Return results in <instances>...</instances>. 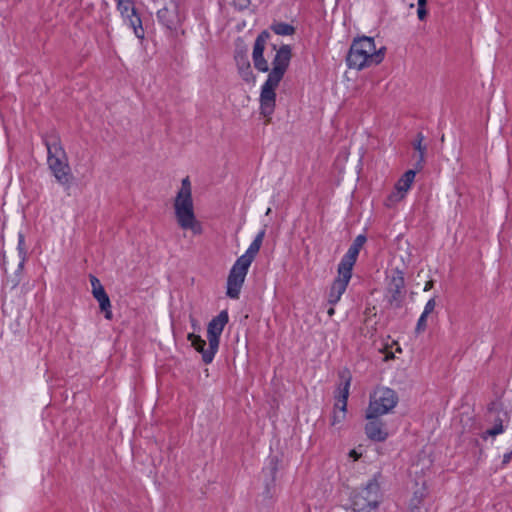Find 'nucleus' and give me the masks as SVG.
Instances as JSON below:
<instances>
[{
  "instance_id": "obj_42",
  "label": "nucleus",
  "mask_w": 512,
  "mask_h": 512,
  "mask_svg": "<svg viewBox=\"0 0 512 512\" xmlns=\"http://www.w3.org/2000/svg\"><path fill=\"white\" fill-rule=\"evenodd\" d=\"M22 242H23V238H22V236H20L19 244H21Z\"/></svg>"
},
{
  "instance_id": "obj_39",
  "label": "nucleus",
  "mask_w": 512,
  "mask_h": 512,
  "mask_svg": "<svg viewBox=\"0 0 512 512\" xmlns=\"http://www.w3.org/2000/svg\"><path fill=\"white\" fill-rule=\"evenodd\" d=\"M427 0H418V6L425 7Z\"/></svg>"
},
{
  "instance_id": "obj_2",
  "label": "nucleus",
  "mask_w": 512,
  "mask_h": 512,
  "mask_svg": "<svg viewBox=\"0 0 512 512\" xmlns=\"http://www.w3.org/2000/svg\"><path fill=\"white\" fill-rule=\"evenodd\" d=\"M386 48L376 47L374 38L363 36L352 42L346 62L349 68L362 70L380 64L385 57Z\"/></svg>"
},
{
  "instance_id": "obj_10",
  "label": "nucleus",
  "mask_w": 512,
  "mask_h": 512,
  "mask_svg": "<svg viewBox=\"0 0 512 512\" xmlns=\"http://www.w3.org/2000/svg\"><path fill=\"white\" fill-rule=\"evenodd\" d=\"M337 271L338 276L333 281L328 295V302L331 305H335L341 299V296L346 291L352 276V270L347 269L346 267L338 265Z\"/></svg>"
},
{
  "instance_id": "obj_14",
  "label": "nucleus",
  "mask_w": 512,
  "mask_h": 512,
  "mask_svg": "<svg viewBox=\"0 0 512 512\" xmlns=\"http://www.w3.org/2000/svg\"><path fill=\"white\" fill-rule=\"evenodd\" d=\"M265 233H266V230L262 229L256 235L255 239L250 244V246L248 247L246 252L242 256H240L237 260L250 266L261 248V245H262L264 237H265Z\"/></svg>"
},
{
  "instance_id": "obj_28",
  "label": "nucleus",
  "mask_w": 512,
  "mask_h": 512,
  "mask_svg": "<svg viewBox=\"0 0 512 512\" xmlns=\"http://www.w3.org/2000/svg\"><path fill=\"white\" fill-rule=\"evenodd\" d=\"M405 197V194L401 191H398V189L395 188V190L390 194L388 200L391 203H396L401 201Z\"/></svg>"
},
{
  "instance_id": "obj_8",
  "label": "nucleus",
  "mask_w": 512,
  "mask_h": 512,
  "mask_svg": "<svg viewBox=\"0 0 512 512\" xmlns=\"http://www.w3.org/2000/svg\"><path fill=\"white\" fill-rule=\"evenodd\" d=\"M250 266L236 260L227 279V295L237 299Z\"/></svg>"
},
{
  "instance_id": "obj_43",
  "label": "nucleus",
  "mask_w": 512,
  "mask_h": 512,
  "mask_svg": "<svg viewBox=\"0 0 512 512\" xmlns=\"http://www.w3.org/2000/svg\"><path fill=\"white\" fill-rule=\"evenodd\" d=\"M393 355L391 354L390 356H386V359H389V358H392Z\"/></svg>"
},
{
  "instance_id": "obj_1",
  "label": "nucleus",
  "mask_w": 512,
  "mask_h": 512,
  "mask_svg": "<svg viewBox=\"0 0 512 512\" xmlns=\"http://www.w3.org/2000/svg\"><path fill=\"white\" fill-rule=\"evenodd\" d=\"M291 48L289 45H282L277 51L272 61V70L267 80L262 86L260 93V111L261 114L270 122L271 115L275 109L276 93L275 90L282 80L291 60Z\"/></svg>"
},
{
  "instance_id": "obj_35",
  "label": "nucleus",
  "mask_w": 512,
  "mask_h": 512,
  "mask_svg": "<svg viewBox=\"0 0 512 512\" xmlns=\"http://www.w3.org/2000/svg\"><path fill=\"white\" fill-rule=\"evenodd\" d=\"M349 456L352 457L354 460H358L361 455L357 453L356 450H351Z\"/></svg>"
},
{
  "instance_id": "obj_33",
  "label": "nucleus",
  "mask_w": 512,
  "mask_h": 512,
  "mask_svg": "<svg viewBox=\"0 0 512 512\" xmlns=\"http://www.w3.org/2000/svg\"><path fill=\"white\" fill-rule=\"evenodd\" d=\"M417 15L420 20H424L427 15V10L425 7L418 6Z\"/></svg>"
},
{
  "instance_id": "obj_40",
  "label": "nucleus",
  "mask_w": 512,
  "mask_h": 512,
  "mask_svg": "<svg viewBox=\"0 0 512 512\" xmlns=\"http://www.w3.org/2000/svg\"><path fill=\"white\" fill-rule=\"evenodd\" d=\"M327 313H328V315H329V316H333V315H334V313H335V309H334L333 307H330V308L328 309Z\"/></svg>"
},
{
  "instance_id": "obj_16",
  "label": "nucleus",
  "mask_w": 512,
  "mask_h": 512,
  "mask_svg": "<svg viewBox=\"0 0 512 512\" xmlns=\"http://www.w3.org/2000/svg\"><path fill=\"white\" fill-rule=\"evenodd\" d=\"M235 60L241 78L246 82H252L254 80V75L246 52H237Z\"/></svg>"
},
{
  "instance_id": "obj_38",
  "label": "nucleus",
  "mask_w": 512,
  "mask_h": 512,
  "mask_svg": "<svg viewBox=\"0 0 512 512\" xmlns=\"http://www.w3.org/2000/svg\"><path fill=\"white\" fill-rule=\"evenodd\" d=\"M511 459V453H507L503 456V463L507 464Z\"/></svg>"
},
{
  "instance_id": "obj_34",
  "label": "nucleus",
  "mask_w": 512,
  "mask_h": 512,
  "mask_svg": "<svg viewBox=\"0 0 512 512\" xmlns=\"http://www.w3.org/2000/svg\"><path fill=\"white\" fill-rule=\"evenodd\" d=\"M106 293L105 289L102 288V289H99V290H95V291H92V295L95 299H98L102 296H104Z\"/></svg>"
},
{
  "instance_id": "obj_18",
  "label": "nucleus",
  "mask_w": 512,
  "mask_h": 512,
  "mask_svg": "<svg viewBox=\"0 0 512 512\" xmlns=\"http://www.w3.org/2000/svg\"><path fill=\"white\" fill-rule=\"evenodd\" d=\"M415 175L416 172L414 170H408L396 183V189L406 194L414 181Z\"/></svg>"
},
{
  "instance_id": "obj_26",
  "label": "nucleus",
  "mask_w": 512,
  "mask_h": 512,
  "mask_svg": "<svg viewBox=\"0 0 512 512\" xmlns=\"http://www.w3.org/2000/svg\"><path fill=\"white\" fill-rule=\"evenodd\" d=\"M345 417H346V413L334 410L332 420H331V425L336 426V425L342 423L344 421Z\"/></svg>"
},
{
  "instance_id": "obj_3",
  "label": "nucleus",
  "mask_w": 512,
  "mask_h": 512,
  "mask_svg": "<svg viewBox=\"0 0 512 512\" xmlns=\"http://www.w3.org/2000/svg\"><path fill=\"white\" fill-rule=\"evenodd\" d=\"M175 218L181 229L191 230L195 235L202 233V225L194 212L192 187L188 177L181 182V187L173 203Z\"/></svg>"
},
{
  "instance_id": "obj_30",
  "label": "nucleus",
  "mask_w": 512,
  "mask_h": 512,
  "mask_svg": "<svg viewBox=\"0 0 512 512\" xmlns=\"http://www.w3.org/2000/svg\"><path fill=\"white\" fill-rule=\"evenodd\" d=\"M250 3L251 0H233V5L239 10L247 9Z\"/></svg>"
},
{
  "instance_id": "obj_11",
  "label": "nucleus",
  "mask_w": 512,
  "mask_h": 512,
  "mask_svg": "<svg viewBox=\"0 0 512 512\" xmlns=\"http://www.w3.org/2000/svg\"><path fill=\"white\" fill-rule=\"evenodd\" d=\"M269 33L267 31H263L255 40L252 58L254 62V66L257 70L261 72H267L269 70L268 62L263 57V52L265 49V44L267 39L269 38Z\"/></svg>"
},
{
  "instance_id": "obj_21",
  "label": "nucleus",
  "mask_w": 512,
  "mask_h": 512,
  "mask_svg": "<svg viewBox=\"0 0 512 512\" xmlns=\"http://www.w3.org/2000/svg\"><path fill=\"white\" fill-rule=\"evenodd\" d=\"M188 340L191 342V345L202 354V359L204 360V354L207 352V349H205L206 341L194 333L188 334Z\"/></svg>"
},
{
  "instance_id": "obj_27",
  "label": "nucleus",
  "mask_w": 512,
  "mask_h": 512,
  "mask_svg": "<svg viewBox=\"0 0 512 512\" xmlns=\"http://www.w3.org/2000/svg\"><path fill=\"white\" fill-rule=\"evenodd\" d=\"M427 317H428V315H424V313L421 314L420 318L418 319L417 325H416L417 333H421L426 329Z\"/></svg>"
},
{
  "instance_id": "obj_6",
  "label": "nucleus",
  "mask_w": 512,
  "mask_h": 512,
  "mask_svg": "<svg viewBox=\"0 0 512 512\" xmlns=\"http://www.w3.org/2000/svg\"><path fill=\"white\" fill-rule=\"evenodd\" d=\"M379 502V484L375 479H371L366 486L354 493L352 507L355 512H372L377 509Z\"/></svg>"
},
{
  "instance_id": "obj_7",
  "label": "nucleus",
  "mask_w": 512,
  "mask_h": 512,
  "mask_svg": "<svg viewBox=\"0 0 512 512\" xmlns=\"http://www.w3.org/2000/svg\"><path fill=\"white\" fill-rule=\"evenodd\" d=\"M229 316L226 310L214 317L207 327L208 348L204 354V362L211 363L219 347L220 336L228 323Z\"/></svg>"
},
{
  "instance_id": "obj_4",
  "label": "nucleus",
  "mask_w": 512,
  "mask_h": 512,
  "mask_svg": "<svg viewBox=\"0 0 512 512\" xmlns=\"http://www.w3.org/2000/svg\"><path fill=\"white\" fill-rule=\"evenodd\" d=\"M44 143L47 148V163L51 172L60 184H68L70 167L59 138L56 135L46 136Z\"/></svg>"
},
{
  "instance_id": "obj_24",
  "label": "nucleus",
  "mask_w": 512,
  "mask_h": 512,
  "mask_svg": "<svg viewBox=\"0 0 512 512\" xmlns=\"http://www.w3.org/2000/svg\"><path fill=\"white\" fill-rule=\"evenodd\" d=\"M271 29L278 35H292L295 31L292 25L282 22L273 24Z\"/></svg>"
},
{
  "instance_id": "obj_31",
  "label": "nucleus",
  "mask_w": 512,
  "mask_h": 512,
  "mask_svg": "<svg viewBox=\"0 0 512 512\" xmlns=\"http://www.w3.org/2000/svg\"><path fill=\"white\" fill-rule=\"evenodd\" d=\"M89 278H90V283H91V286H92V291L104 288L102 286L100 280L97 277H95L93 275H90Z\"/></svg>"
},
{
  "instance_id": "obj_36",
  "label": "nucleus",
  "mask_w": 512,
  "mask_h": 512,
  "mask_svg": "<svg viewBox=\"0 0 512 512\" xmlns=\"http://www.w3.org/2000/svg\"><path fill=\"white\" fill-rule=\"evenodd\" d=\"M154 2L158 5L170 3V2H177V0H154Z\"/></svg>"
},
{
  "instance_id": "obj_25",
  "label": "nucleus",
  "mask_w": 512,
  "mask_h": 512,
  "mask_svg": "<svg viewBox=\"0 0 512 512\" xmlns=\"http://www.w3.org/2000/svg\"><path fill=\"white\" fill-rule=\"evenodd\" d=\"M117 1V7L120 11L121 15L126 18L128 15L132 14V10H135V8L132 6V3L128 0H116Z\"/></svg>"
},
{
  "instance_id": "obj_13",
  "label": "nucleus",
  "mask_w": 512,
  "mask_h": 512,
  "mask_svg": "<svg viewBox=\"0 0 512 512\" xmlns=\"http://www.w3.org/2000/svg\"><path fill=\"white\" fill-rule=\"evenodd\" d=\"M369 422L365 426L367 437L373 441H384L388 437V432L384 429V424L378 418L368 419Z\"/></svg>"
},
{
  "instance_id": "obj_41",
  "label": "nucleus",
  "mask_w": 512,
  "mask_h": 512,
  "mask_svg": "<svg viewBox=\"0 0 512 512\" xmlns=\"http://www.w3.org/2000/svg\"><path fill=\"white\" fill-rule=\"evenodd\" d=\"M270 213H271V208H268L265 214L269 215Z\"/></svg>"
},
{
  "instance_id": "obj_22",
  "label": "nucleus",
  "mask_w": 512,
  "mask_h": 512,
  "mask_svg": "<svg viewBox=\"0 0 512 512\" xmlns=\"http://www.w3.org/2000/svg\"><path fill=\"white\" fill-rule=\"evenodd\" d=\"M425 496L423 491L415 492L414 498L412 499L410 512H428L427 508L421 505L422 498Z\"/></svg>"
},
{
  "instance_id": "obj_17",
  "label": "nucleus",
  "mask_w": 512,
  "mask_h": 512,
  "mask_svg": "<svg viewBox=\"0 0 512 512\" xmlns=\"http://www.w3.org/2000/svg\"><path fill=\"white\" fill-rule=\"evenodd\" d=\"M125 20L127 21L128 25L133 29L135 36L139 39H143L144 30L142 27V21L140 17L137 15L136 10H132V14L128 15L125 18Z\"/></svg>"
},
{
  "instance_id": "obj_15",
  "label": "nucleus",
  "mask_w": 512,
  "mask_h": 512,
  "mask_svg": "<svg viewBox=\"0 0 512 512\" xmlns=\"http://www.w3.org/2000/svg\"><path fill=\"white\" fill-rule=\"evenodd\" d=\"M405 286V281L401 273H397L396 276H393L388 285V292L390 294V302H395L396 305H399L401 301V297L403 294Z\"/></svg>"
},
{
  "instance_id": "obj_12",
  "label": "nucleus",
  "mask_w": 512,
  "mask_h": 512,
  "mask_svg": "<svg viewBox=\"0 0 512 512\" xmlns=\"http://www.w3.org/2000/svg\"><path fill=\"white\" fill-rule=\"evenodd\" d=\"M366 242V237L364 235H358L353 241L352 245L349 247L346 254L343 256L339 266L346 267L347 269L352 270L358 254L361 248L364 246Z\"/></svg>"
},
{
  "instance_id": "obj_19",
  "label": "nucleus",
  "mask_w": 512,
  "mask_h": 512,
  "mask_svg": "<svg viewBox=\"0 0 512 512\" xmlns=\"http://www.w3.org/2000/svg\"><path fill=\"white\" fill-rule=\"evenodd\" d=\"M424 136L422 133H418L416 139L413 141V147L418 152L417 167L421 168L424 163V157L426 152V146L423 145Z\"/></svg>"
},
{
  "instance_id": "obj_9",
  "label": "nucleus",
  "mask_w": 512,
  "mask_h": 512,
  "mask_svg": "<svg viewBox=\"0 0 512 512\" xmlns=\"http://www.w3.org/2000/svg\"><path fill=\"white\" fill-rule=\"evenodd\" d=\"M157 11L158 20L168 29H176L182 22L183 16L177 2L161 4Z\"/></svg>"
},
{
  "instance_id": "obj_37",
  "label": "nucleus",
  "mask_w": 512,
  "mask_h": 512,
  "mask_svg": "<svg viewBox=\"0 0 512 512\" xmlns=\"http://www.w3.org/2000/svg\"><path fill=\"white\" fill-rule=\"evenodd\" d=\"M432 287H433V281L432 280L427 281L425 284V287H424V291H428V290L432 289Z\"/></svg>"
},
{
  "instance_id": "obj_29",
  "label": "nucleus",
  "mask_w": 512,
  "mask_h": 512,
  "mask_svg": "<svg viewBox=\"0 0 512 512\" xmlns=\"http://www.w3.org/2000/svg\"><path fill=\"white\" fill-rule=\"evenodd\" d=\"M436 307V300L435 298H431L425 305L424 307V311L422 313H424V315H430L434 309Z\"/></svg>"
},
{
  "instance_id": "obj_5",
  "label": "nucleus",
  "mask_w": 512,
  "mask_h": 512,
  "mask_svg": "<svg viewBox=\"0 0 512 512\" xmlns=\"http://www.w3.org/2000/svg\"><path fill=\"white\" fill-rule=\"evenodd\" d=\"M398 403L396 392L387 387L377 388L370 397L366 418L374 419L389 413Z\"/></svg>"
},
{
  "instance_id": "obj_32",
  "label": "nucleus",
  "mask_w": 512,
  "mask_h": 512,
  "mask_svg": "<svg viewBox=\"0 0 512 512\" xmlns=\"http://www.w3.org/2000/svg\"><path fill=\"white\" fill-rule=\"evenodd\" d=\"M502 432H503V426H502V424L496 425L495 427H493L492 429H489V430L487 431V433H488L489 435H491V436H496V435H498V434H500V433H502Z\"/></svg>"
},
{
  "instance_id": "obj_20",
  "label": "nucleus",
  "mask_w": 512,
  "mask_h": 512,
  "mask_svg": "<svg viewBox=\"0 0 512 512\" xmlns=\"http://www.w3.org/2000/svg\"><path fill=\"white\" fill-rule=\"evenodd\" d=\"M349 386H350V381L348 380L345 382L344 388L336 400L335 410L346 413L347 400H348V395H349Z\"/></svg>"
},
{
  "instance_id": "obj_23",
  "label": "nucleus",
  "mask_w": 512,
  "mask_h": 512,
  "mask_svg": "<svg viewBox=\"0 0 512 512\" xmlns=\"http://www.w3.org/2000/svg\"><path fill=\"white\" fill-rule=\"evenodd\" d=\"M99 303L100 310L105 313V318L112 319L111 302L107 294L96 299Z\"/></svg>"
}]
</instances>
